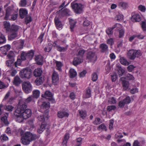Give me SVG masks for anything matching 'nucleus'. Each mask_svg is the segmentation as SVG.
Wrapping results in <instances>:
<instances>
[{"label": "nucleus", "mask_w": 146, "mask_h": 146, "mask_svg": "<svg viewBox=\"0 0 146 146\" xmlns=\"http://www.w3.org/2000/svg\"><path fill=\"white\" fill-rule=\"evenodd\" d=\"M38 138V136L35 134H33L30 132H27L23 135L21 139V142L23 144L27 145L30 142Z\"/></svg>", "instance_id": "f257e3e1"}, {"label": "nucleus", "mask_w": 146, "mask_h": 146, "mask_svg": "<svg viewBox=\"0 0 146 146\" xmlns=\"http://www.w3.org/2000/svg\"><path fill=\"white\" fill-rule=\"evenodd\" d=\"M32 70L30 68H25L21 70L19 73L21 78L29 79L32 77Z\"/></svg>", "instance_id": "f03ea898"}, {"label": "nucleus", "mask_w": 146, "mask_h": 146, "mask_svg": "<svg viewBox=\"0 0 146 146\" xmlns=\"http://www.w3.org/2000/svg\"><path fill=\"white\" fill-rule=\"evenodd\" d=\"M19 29V27L15 25H12L10 30V33L8 36V40H11L18 36L17 32Z\"/></svg>", "instance_id": "7ed1b4c3"}, {"label": "nucleus", "mask_w": 146, "mask_h": 146, "mask_svg": "<svg viewBox=\"0 0 146 146\" xmlns=\"http://www.w3.org/2000/svg\"><path fill=\"white\" fill-rule=\"evenodd\" d=\"M141 54L139 50L132 49L128 51L127 53V56L129 59L133 60L136 57H139Z\"/></svg>", "instance_id": "20e7f679"}, {"label": "nucleus", "mask_w": 146, "mask_h": 146, "mask_svg": "<svg viewBox=\"0 0 146 146\" xmlns=\"http://www.w3.org/2000/svg\"><path fill=\"white\" fill-rule=\"evenodd\" d=\"M87 51V58L90 61L94 63L97 59V56L95 52L92 51L91 49H88Z\"/></svg>", "instance_id": "39448f33"}, {"label": "nucleus", "mask_w": 146, "mask_h": 146, "mask_svg": "<svg viewBox=\"0 0 146 146\" xmlns=\"http://www.w3.org/2000/svg\"><path fill=\"white\" fill-rule=\"evenodd\" d=\"M71 5L74 12L76 13L80 14L82 13L83 6L81 4L72 3L71 4Z\"/></svg>", "instance_id": "423d86ee"}, {"label": "nucleus", "mask_w": 146, "mask_h": 146, "mask_svg": "<svg viewBox=\"0 0 146 146\" xmlns=\"http://www.w3.org/2000/svg\"><path fill=\"white\" fill-rule=\"evenodd\" d=\"M22 88L24 91L27 94L29 93L32 91L31 85L29 81L23 82L22 84Z\"/></svg>", "instance_id": "0eeeda50"}, {"label": "nucleus", "mask_w": 146, "mask_h": 146, "mask_svg": "<svg viewBox=\"0 0 146 146\" xmlns=\"http://www.w3.org/2000/svg\"><path fill=\"white\" fill-rule=\"evenodd\" d=\"M27 105L26 103H24L21 104L19 105L17 109L14 112V115H17V114H19V113H21L26 110H27Z\"/></svg>", "instance_id": "6e6552de"}, {"label": "nucleus", "mask_w": 146, "mask_h": 146, "mask_svg": "<svg viewBox=\"0 0 146 146\" xmlns=\"http://www.w3.org/2000/svg\"><path fill=\"white\" fill-rule=\"evenodd\" d=\"M131 102V100L129 96H127L123 100L119 102L118 106L119 108H123L125 104H129Z\"/></svg>", "instance_id": "1a4fd4ad"}, {"label": "nucleus", "mask_w": 146, "mask_h": 146, "mask_svg": "<svg viewBox=\"0 0 146 146\" xmlns=\"http://www.w3.org/2000/svg\"><path fill=\"white\" fill-rule=\"evenodd\" d=\"M42 96L48 99L50 101H51L52 103H54L55 102L54 100L52 98V94L49 91H46L44 94L42 95Z\"/></svg>", "instance_id": "9d476101"}, {"label": "nucleus", "mask_w": 146, "mask_h": 146, "mask_svg": "<svg viewBox=\"0 0 146 146\" xmlns=\"http://www.w3.org/2000/svg\"><path fill=\"white\" fill-rule=\"evenodd\" d=\"M21 114L24 119H26L31 116L32 112L31 110L29 109H27L25 111L21 113Z\"/></svg>", "instance_id": "9b49d317"}, {"label": "nucleus", "mask_w": 146, "mask_h": 146, "mask_svg": "<svg viewBox=\"0 0 146 146\" xmlns=\"http://www.w3.org/2000/svg\"><path fill=\"white\" fill-rule=\"evenodd\" d=\"M13 12V8L12 7H8L6 10L5 16L4 19L6 20H8L9 16L11 15Z\"/></svg>", "instance_id": "f8f14e48"}, {"label": "nucleus", "mask_w": 146, "mask_h": 146, "mask_svg": "<svg viewBox=\"0 0 146 146\" xmlns=\"http://www.w3.org/2000/svg\"><path fill=\"white\" fill-rule=\"evenodd\" d=\"M11 48V46L9 44H7L0 47V50L3 54L5 55H6L7 52Z\"/></svg>", "instance_id": "ddd939ff"}, {"label": "nucleus", "mask_w": 146, "mask_h": 146, "mask_svg": "<svg viewBox=\"0 0 146 146\" xmlns=\"http://www.w3.org/2000/svg\"><path fill=\"white\" fill-rule=\"evenodd\" d=\"M83 61V59L82 58L77 56L74 58L72 61V64L75 66L80 64Z\"/></svg>", "instance_id": "4468645a"}, {"label": "nucleus", "mask_w": 146, "mask_h": 146, "mask_svg": "<svg viewBox=\"0 0 146 146\" xmlns=\"http://www.w3.org/2000/svg\"><path fill=\"white\" fill-rule=\"evenodd\" d=\"M120 80L122 81L123 89L125 90H126L128 88L129 85V82L125 80V78L123 77L120 78Z\"/></svg>", "instance_id": "2eb2a0df"}, {"label": "nucleus", "mask_w": 146, "mask_h": 146, "mask_svg": "<svg viewBox=\"0 0 146 146\" xmlns=\"http://www.w3.org/2000/svg\"><path fill=\"white\" fill-rule=\"evenodd\" d=\"M59 76L58 74L55 72H54L52 76V81L54 84H56L59 81Z\"/></svg>", "instance_id": "dca6fc26"}, {"label": "nucleus", "mask_w": 146, "mask_h": 146, "mask_svg": "<svg viewBox=\"0 0 146 146\" xmlns=\"http://www.w3.org/2000/svg\"><path fill=\"white\" fill-rule=\"evenodd\" d=\"M44 76H42L37 79L35 81V83L37 85H40L42 84L44 82Z\"/></svg>", "instance_id": "f3484780"}, {"label": "nucleus", "mask_w": 146, "mask_h": 146, "mask_svg": "<svg viewBox=\"0 0 146 146\" xmlns=\"http://www.w3.org/2000/svg\"><path fill=\"white\" fill-rule=\"evenodd\" d=\"M22 82V80L19 77L17 76L14 78L13 83L15 86H18L21 84Z\"/></svg>", "instance_id": "a211bd4d"}, {"label": "nucleus", "mask_w": 146, "mask_h": 146, "mask_svg": "<svg viewBox=\"0 0 146 146\" xmlns=\"http://www.w3.org/2000/svg\"><path fill=\"white\" fill-rule=\"evenodd\" d=\"M43 57L41 55H38L36 56L35 60L37 64L38 65H42L43 64Z\"/></svg>", "instance_id": "6ab92c4d"}, {"label": "nucleus", "mask_w": 146, "mask_h": 146, "mask_svg": "<svg viewBox=\"0 0 146 146\" xmlns=\"http://www.w3.org/2000/svg\"><path fill=\"white\" fill-rule=\"evenodd\" d=\"M42 73V70L40 68H37L35 69L33 72L34 76L36 77H39L41 76Z\"/></svg>", "instance_id": "aec40b11"}, {"label": "nucleus", "mask_w": 146, "mask_h": 146, "mask_svg": "<svg viewBox=\"0 0 146 146\" xmlns=\"http://www.w3.org/2000/svg\"><path fill=\"white\" fill-rule=\"evenodd\" d=\"M100 48L102 52H106L108 51V47L106 44L103 43L100 44Z\"/></svg>", "instance_id": "412c9836"}, {"label": "nucleus", "mask_w": 146, "mask_h": 146, "mask_svg": "<svg viewBox=\"0 0 146 146\" xmlns=\"http://www.w3.org/2000/svg\"><path fill=\"white\" fill-rule=\"evenodd\" d=\"M131 19L133 22H139L141 21V18L139 15L135 14L132 17Z\"/></svg>", "instance_id": "4be33fe9"}, {"label": "nucleus", "mask_w": 146, "mask_h": 146, "mask_svg": "<svg viewBox=\"0 0 146 146\" xmlns=\"http://www.w3.org/2000/svg\"><path fill=\"white\" fill-rule=\"evenodd\" d=\"M58 116L60 118H62L64 117H68L69 114L65 111H59L58 112Z\"/></svg>", "instance_id": "5701e85b"}, {"label": "nucleus", "mask_w": 146, "mask_h": 146, "mask_svg": "<svg viewBox=\"0 0 146 146\" xmlns=\"http://www.w3.org/2000/svg\"><path fill=\"white\" fill-rule=\"evenodd\" d=\"M54 23L56 27L57 28H61L62 26L61 21L57 17H55L54 19Z\"/></svg>", "instance_id": "b1692460"}, {"label": "nucleus", "mask_w": 146, "mask_h": 146, "mask_svg": "<svg viewBox=\"0 0 146 146\" xmlns=\"http://www.w3.org/2000/svg\"><path fill=\"white\" fill-rule=\"evenodd\" d=\"M19 13L20 17L22 19L27 14V10L23 9H20Z\"/></svg>", "instance_id": "393cba45"}, {"label": "nucleus", "mask_w": 146, "mask_h": 146, "mask_svg": "<svg viewBox=\"0 0 146 146\" xmlns=\"http://www.w3.org/2000/svg\"><path fill=\"white\" fill-rule=\"evenodd\" d=\"M17 115H14L16 117H17V121L19 123H21L23 122L24 118H23V117L21 113H19V114L17 113Z\"/></svg>", "instance_id": "a878e982"}, {"label": "nucleus", "mask_w": 146, "mask_h": 146, "mask_svg": "<svg viewBox=\"0 0 146 146\" xmlns=\"http://www.w3.org/2000/svg\"><path fill=\"white\" fill-rule=\"evenodd\" d=\"M4 28L6 30V32H9L11 29V27L9 23L7 21H5L4 22Z\"/></svg>", "instance_id": "bb28decb"}, {"label": "nucleus", "mask_w": 146, "mask_h": 146, "mask_svg": "<svg viewBox=\"0 0 146 146\" xmlns=\"http://www.w3.org/2000/svg\"><path fill=\"white\" fill-rule=\"evenodd\" d=\"M26 57L29 60H31L33 58L34 55V52L33 50L29 51L27 53H26Z\"/></svg>", "instance_id": "cd10ccee"}, {"label": "nucleus", "mask_w": 146, "mask_h": 146, "mask_svg": "<svg viewBox=\"0 0 146 146\" xmlns=\"http://www.w3.org/2000/svg\"><path fill=\"white\" fill-rule=\"evenodd\" d=\"M91 97V90L89 87L86 90L85 95L84 97L85 98H90Z\"/></svg>", "instance_id": "c85d7f7f"}, {"label": "nucleus", "mask_w": 146, "mask_h": 146, "mask_svg": "<svg viewBox=\"0 0 146 146\" xmlns=\"http://www.w3.org/2000/svg\"><path fill=\"white\" fill-rule=\"evenodd\" d=\"M57 12L61 15L62 16L67 15L68 13V10L67 9H65L63 10V9H61L60 10Z\"/></svg>", "instance_id": "c756f323"}, {"label": "nucleus", "mask_w": 146, "mask_h": 146, "mask_svg": "<svg viewBox=\"0 0 146 146\" xmlns=\"http://www.w3.org/2000/svg\"><path fill=\"white\" fill-rule=\"evenodd\" d=\"M46 115V114H44L38 116V119L39 121L42 122V123H43L44 122L45 119H48L47 117L45 116Z\"/></svg>", "instance_id": "7c9ffc66"}, {"label": "nucleus", "mask_w": 146, "mask_h": 146, "mask_svg": "<svg viewBox=\"0 0 146 146\" xmlns=\"http://www.w3.org/2000/svg\"><path fill=\"white\" fill-rule=\"evenodd\" d=\"M46 126L45 124L42 123L37 130L38 132L39 133H42L45 129Z\"/></svg>", "instance_id": "2f4dec72"}, {"label": "nucleus", "mask_w": 146, "mask_h": 146, "mask_svg": "<svg viewBox=\"0 0 146 146\" xmlns=\"http://www.w3.org/2000/svg\"><path fill=\"white\" fill-rule=\"evenodd\" d=\"M119 61L121 64L125 66L128 65L129 63L124 57H121L119 59Z\"/></svg>", "instance_id": "473e14b6"}, {"label": "nucleus", "mask_w": 146, "mask_h": 146, "mask_svg": "<svg viewBox=\"0 0 146 146\" xmlns=\"http://www.w3.org/2000/svg\"><path fill=\"white\" fill-rule=\"evenodd\" d=\"M40 92L38 90H35L33 91V97L34 98H37L40 96Z\"/></svg>", "instance_id": "72a5a7b5"}, {"label": "nucleus", "mask_w": 146, "mask_h": 146, "mask_svg": "<svg viewBox=\"0 0 146 146\" xmlns=\"http://www.w3.org/2000/svg\"><path fill=\"white\" fill-rule=\"evenodd\" d=\"M69 138V135L68 133L66 134L64 137L63 141L62 142V145L64 146H66V144L67 143V141Z\"/></svg>", "instance_id": "f704fd0d"}, {"label": "nucleus", "mask_w": 146, "mask_h": 146, "mask_svg": "<svg viewBox=\"0 0 146 146\" xmlns=\"http://www.w3.org/2000/svg\"><path fill=\"white\" fill-rule=\"evenodd\" d=\"M85 52V51L84 50L80 49L79 50L78 53L76 54V56H77L83 59Z\"/></svg>", "instance_id": "c9c22d12"}, {"label": "nucleus", "mask_w": 146, "mask_h": 146, "mask_svg": "<svg viewBox=\"0 0 146 146\" xmlns=\"http://www.w3.org/2000/svg\"><path fill=\"white\" fill-rule=\"evenodd\" d=\"M70 77L73 78L75 77L77 75V73L73 69H71L69 71Z\"/></svg>", "instance_id": "e433bc0d"}, {"label": "nucleus", "mask_w": 146, "mask_h": 146, "mask_svg": "<svg viewBox=\"0 0 146 146\" xmlns=\"http://www.w3.org/2000/svg\"><path fill=\"white\" fill-rule=\"evenodd\" d=\"M118 6L119 7H121L124 9H125L128 7V3L124 2H120L119 3Z\"/></svg>", "instance_id": "4c0bfd02"}, {"label": "nucleus", "mask_w": 146, "mask_h": 146, "mask_svg": "<svg viewBox=\"0 0 146 146\" xmlns=\"http://www.w3.org/2000/svg\"><path fill=\"white\" fill-rule=\"evenodd\" d=\"M79 112L81 117L83 119H84L86 115V111L82 110H79Z\"/></svg>", "instance_id": "58836bf2"}, {"label": "nucleus", "mask_w": 146, "mask_h": 146, "mask_svg": "<svg viewBox=\"0 0 146 146\" xmlns=\"http://www.w3.org/2000/svg\"><path fill=\"white\" fill-rule=\"evenodd\" d=\"M118 73L119 76H121L125 72V70L120 66H118L117 69Z\"/></svg>", "instance_id": "ea45409f"}, {"label": "nucleus", "mask_w": 146, "mask_h": 146, "mask_svg": "<svg viewBox=\"0 0 146 146\" xmlns=\"http://www.w3.org/2000/svg\"><path fill=\"white\" fill-rule=\"evenodd\" d=\"M68 46L67 45L66 47H61L59 45L57 46V50L60 52H64L66 51L67 49Z\"/></svg>", "instance_id": "a19ab883"}, {"label": "nucleus", "mask_w": 146, "mask_h": 146, "mask_svg": "<svg viewBox=\"0 0 146 146\" xmlns=\"http://www.w3.org/2000/svg\"><path fill=\"white\" fill-rule=\"evenodd\" d=\"M49 107L50 103L46 102H43L41 106V108L43 109L48 108Z\"/></svg>", "instance_id": "79ce46f5"}, {"label": "nucleus", "mask_w": 146, "mask_h": 146, "mask_svg": "<svg viewBox=\"0 0 146 146\" xmlns=\"http://www.w3.org/2000/svg\"><path fill=\"white\" fill-rule=\"evenodd\" d=\"M70 29L71 31H73V29L75 27L76 23L75 21L72 20H70Z\"/></svg>", "instance_id": "37998d69"}, {"label": "nucleus", "mask_w": 146, "mask_h": 146, "mask_svg": "<svg viewBox=\"0 0 146 146\" xmlns=\"http://www.w3.org/2000/svg\"><path fill=\"white\" fill-rule=\"evenodd\" d=\"M25 101L26 103H29L32 101L34 102V98L32 96H29L27 99H25Z\"/></svg>", "instance_id": "c03bdc74"}, {"label": "nucleus", "mask_w": 146, "mask_h": 146, "mask_svg": "<svg viewBox=\"0 0 146 146\" xmlns=\"http://www.w3.org/2000/svg\"><path fill=\"white\" fill-rule=\"evenodd\" d=\"M125 79L127 80H133L134 79V77L132 75L128 74L126 75V76L124 78Z\"/></svg>", "instance_id": "a18cd8bd"}, {"label": "nucleus", "mask_w": 146, "mask_h": 146, "mask_svg": "<svg viewBox=\"0 0 146 146\" xmlns=\"http://www.w3.org/2000/svg\"><path fill=\"white\" fill-rule=\"evenodd\" d=\"M96 125H98L102 123L101 119L98 117L96 118L93 122Z\"/></svg>", "instance_id": "49530a36"}, {"label": "nucleus", "mask_w": 146, "mask_h": 146, "mask_svg": "<svg viewBox=\"0 0 146 146\" xmlns=\"http://www.w3.org/2000/svg\"><path fill=\"white\" fill-rule=\"evenodd\" d=\"M6 41L4 36L2 35L0 36V44L5 43Z\"/></svg>", "instance_id": "de8ad7c7"}, {"label": "nucleus", "mask_w": 146, "mask_h": 146, "mask_svg": "<svg viewBox=\"0 0 146 146\" xmlns=\"http://www.w3.org/2000/svg\"><path fill=\"white\" fill-rule=\"evenodd\" d=\"M113 29L112 27L111 28H108V29L106 31V32L107 34L110 36V35H111L113 34Z\"/></svg>", "instance_id": "09e8293b"}, {"label": "nucleus", "mask_w": 146, "mask_h": 146, "mask_svg": "<svg viewBox=\"0 0 146 146\" xmlns=\"http://www.w3.org/2000/svg\"><path fill=\"white\" fill-rule=\"evenodd\" d=\"M122 27V26L119 23H116L113 26L112 28L113 29L115 28H116V29L117 30H119V29H120Z\"/></svg>", "instance_id": "8fccbe9b"}, {"label": "nucleus", "mask_w": 146, "mask_h": 146, "mask_svg": "<svg viewBox=\"0 0 146 146\" xmlns=\"http://www.w3.org/2000/svg\"><path fill=\"white\" fill-rule=\"evenodd\" d=\"M14 61V60L13 59L8 60L6 62V64L8 66H11L12 64L13 63Z\"/></svg>", "instance_id": "3c124183"}, {"label": "nucleus", "mask_w": 146, "mask_h": 146, "mask_svg": "<svg viewBox=\"0 0 146 146\" xmlns=\"http://www.w3.org/2000/svg\"><path fill=\"white\" fill-rule=\"evenodd\" d=\"M98 79V76L96 72L93 73L92 75V80L94 82L96 81Z\"/></svg>", "instance_id": "603ef678"}, {"label": "nucleus", "mask_w": 146, "mask_h": 146, "mask_svg": "<svg viewBox=\"0 0 146 146\" xmlns=\"http://www.w3.org/2000/svg\"><path fill=\"white\" fill-rule=\"evenodd\" d=\"M21 60L20 59H18L17 61L15 62L14 65L16 67H17L18 66H19L21 65Z\"/></svg>", "instance_id": "864d4df0"}, {"label": "nucleus", "mask_w": 146, "mask_h": 146, "mask_svg": "<svg viewBox=\"0 0 146 146\" xmlns=\"http://www.w3.org/2000/svg\"><path fill=\"white\" fill-rule=\"evenodd\" d=\"M1 120L6 125H8L9 123L7 121V117L6 116H4L1 118Z\"/></svg>", "instance_id": "5fc2aeb1"}, {"label": "nucleus", "mask_w": 146, "mask_h": 146, "mask_svg": "<svg viewBox=\"0 0 146 146\" xmlns=\"http://www.w3.org/2000/svg\"><path fill=\"white\" fill-rule=\"evenodd\" d=\"M14 107L11 105L7 106L5 108V110L9 111H12Z\"/></svg>", "instance_id": "6e6d98bb"}, {"label": "nucleus", "mask_w": 146, "mask_h": 146, "mask_svg": "<svg viewBox=\"0 0 146 146\" xmlns=\"http://www.w3.org/2000/svg\"><path fill=\"white\" fill-rule=\"evenodd\" d=\"M142 28L143 31H146V22L142 21L141 23Z\"/></svg>", "instance_id": "4d7b16f0"}, {"label": "nucleus", "mask_w": 146, "mask_h": 146, "mask_svg": "<svg viewBox=\"0 0 146 146\" xmlns=\"http://www.w3.org/2000/svg\"><path fill=\"white\" fill-rule=\"evenodd\" d=\"M26 53L25 52H23L21 54V58L22 60H25L27 58L26 57Z\"/></svg>", "instance_id": "13d9d810"}, {"label": "nucleus", "mask_w": 146, "mask_h": 146, "mask_svg": "<svg viewBox=\"0 0 146 146\" xmlns=\"http://www.w3.org/2000/svg\"><path fill=\"white\" fill-rule=\"evenodd\" d=\"M138 9L140 10L141 11L145 12L146 10V8L145 6L142 5H139L138 7Z\"/></svg>", "instance_id": "bf43d9fd"}, {"label": "nucleus", "mask_w": 146, "mask_h": 146, "mask_svg": "<svg viewBox=\"0 0 146 146\" xmlns=\"http://www.w3.org/2000/svg\"><path fill=\"white\" fill-rule=\"evenodd\" d=\"M27 4L26 0H21L20 3V5L21 7H25Z\"/></svg>", "instance_id": "052dcab7"}, {"label": "nucleus", "mask_w": 146, "mask_h": 146, "mask_svg": "<svg viewBox=\"0 0 146 146\" xmlns=\"http://www.w3.org/2000/svg\"><path fill=\"white\" fill-rule=\"evenodd\" d=\"M32 21V19L31 17L27 16L25 18V22L26 24L29 23Z\"/></svg>", "instance_id": "680f3d73"}, {"label": "nucleus", "mask_w": 146, "mask_h": 146, "mask_svg": "<svg viewBox=\"0 0 146 146\" xmlns=\"http://www.w3.org/2000/svg\"><path fill=\"white\" fill-rule=\"evenodd\" d=\"M56 66L57 68V69L60 70L61 69V67L62 66V64L61 62L58 61H56Z\"/></svg>", "instance_id": "e2e57ef3"}, {"label": "nucleus", "mask_w": 146, "mask_h": 146, "mask_svg": "<svg viewBox=\"0 0 146 146\" xmlns=\"http://www.w3.org/2000/svg\"><path fill=\"white\" fill-rule=\"evenodd\" d=\"M119 38L122 37L124 35V30L123 29L119 30Z\"/></svg>", "instance_id": "0e129e2a"}, {"label": "nucleus", "mask_w": 146, "mask_h": 146, "mask_svg": "<svg viewBox=\"0 0 146 146\" xmlns=\"http://www.w3.org/2000/svg\"><path fill=\"white\" fill-rule=\"evenodd\" d=\"M135 67L132 65H130L127 67V69L129 72H131L133 71Z\"/></svg>", "instance_id": "69168bd1"}, {"label": "nucleus", "mask_w": 146, "mask_h": 146, "mask_svg": "<svg viewBox=\"0 0 146 146\" xmlns=\"http://www.w3.org/2000/svg\"><path fill=\"white\" fill-rule=\"evenodd\" d=\"M14 55V52L12 51H10L7 55V56L9 59H12Z\"/></svg>", "instance_id": "338daca9"}, {"label": "nucleus", "mask_w": 146, "mask_h": 146, "mask_svg": "<svg viewBox=\"0 0 146 146\" xmlns=\"http://www.w3.org/2000/svg\"><path fill=\"white\" fill-rule=\"evenodd\" d=\"M116 107L113 106H108L107 107V109L109 111H110L112 110H114L116 109Z\"/></svg>", "instance_id": "774afa93"}]
</instances>
